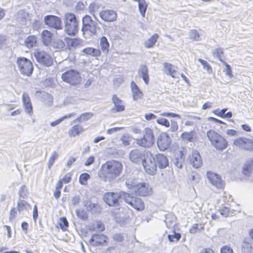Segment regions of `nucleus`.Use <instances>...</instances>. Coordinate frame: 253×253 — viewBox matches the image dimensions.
<instances>
[{"mask_svg": "<svg viewBox=\"0 0 253 253\" xmlns=\"http://www.w3.org/2000/svg\"><path fill=\"white\" fill-rule=\"evenodd\" d=\"M165 222L168 228L175 225V217L171 214H167L165 216Z\"/></svg>", "mask_w": 253, "mask_h": 253, "instance_id": "c9c22d12", "label": "nucleus"}, {"mask_svg": "<svg viewBox=\"0 0 253 253\" xmlns=\"http://www.w3.org/2000/svg\"><path fill=\"white\" fill-rule=\"evenodd\" d=\"M22 102L26 113L31 116L33 113V107L30 97L27 93L24 92L22 95Z\"/></svg>", "mask_w": 253, "mask_h": 253, "instance_id": "412c9836", "label": "nucleus"}, {"mask_svg": "<svg viewBox=\"0 0 253 253\" xmlns=\"http://www.w3.org/2000/svg\"><path fill=\"white\" fill-rule=\"evenodd\" d=\"M198 61L203 65V68L206 70L208 72L211 73L212 72V68L210 65L205 60L202 59H198Z\"/></svg>", "mask_w": 253, "mask_h": 253, "instance_id": "603ef678", "label": "nucleus"}, {"mask_svg": "<svg viewBox=\"0 0 253 253\" xmlns=\"http://www.w3.org/2000/svg\"><path fill=\"white\" fill-rule=\"evenodd\" d=\"M126 192H107L104 195L103 199L106 203L109 206L118 207L119 206V201L123 198L124 194Z\"/></svg>", "mask_w": 253, "mask_h": 253, "instance_id": "1a4fd4ad", "label": "nucleus"}, {"mask_svg": "<svg viewBox=\"0 0 253 253\" xmlns=\"http://www.w3.org/2000/svg\"><path fill=\"white\" fill-rule=\"evenodd\" d=\"M53 46L57 49H63L65 46V43L63 41L58 39L54 42Z\"/></svg>", "mask_w": 253, "mask_h": 253, "instance_id": "4d7b16f0", "label": "nucleus"}, {"mask_svg": "<svg viewBox=\"0 0 253 253\" xmlns=\"http://www.w3.org/2000/svg\"><path fill=\"white\" fill-rule=\"evenodd\" d=\"M37 38L33 35L28 36L25 41V45L28 48H31L36 45Z\"/></svg>", "mask_w": 253, "mask_h": 253, "instance_id": "2f4dec72", "label": "nucleus"}, {"mask_svg": "<svg viewBox=\"0 0 253 253\" xmlns=\"http://www.w3.org/2000/svg\"><path fill=\"white\" fill-rule=\"evenodd\" d=\"M60 180L65 183H68L70 182L71 180V174L70 173H68L64 176L63 179Z\"/></svg>", "mask_w": 253, "mask_h": 253, "instance_id": "0e129e2a", "label": "nucleus"}, {"mask_svg": "<svg viewBox=\"0 0 253 253\" xmlns=\"http://www.w3.org/2000/svg\"><path fill=\"white\" fill-rule=\"evenodd\" d=\"M95 228L100 231H103L105 229L104 224L101 222L99 221L97 222Z\"/></svg>", "mask_w": 253, "mask_h": 253, "instance_id": "774afa93", "label": "nucleus"}, {"mask_svg": "<svg viewBox=\"0 0 253 253\" xmlns=\"http://www.w3.org/2000/svg\"><path fill=\"white\" fill-rule=\"evenodd\" d=\"M181 238V234L179 233H176L175 231L173 232V234L169 235L168 238L170 242H177Z\"/></svg>", "mask_w": 253, "mask_h": 253, "instance_id": "79ce46f5", "label": "nucleus"}, {"mask_svg": "<svg viewBox=\"0 0 253 253\" xmlns=\"http://www.w3.org/2000/svg\"><path fill=\"white\" fill-rule=\"evenodd\" d=\"M189 177V180L193 184H196L198 183L200 179L199 175L195 172H192L190 173Z\"/></svg>", "mask_w": 253, "mask_h": 253, "instance_id": "37998d69", "label": "nucleus"}, {"mask_svg": "<svg viewBox=\"0 0 253 253\" xmlns=\"http://www.w3.org/2000/svg\"><path fill=\"white\" fill-rule=\"evenodd\" d=\"M76 214L81 219L85 220L87 219L88 214L87 212L83 210H77L76 211Z\"/></svg>", "mask_w": 253, "mask_h": 253, "instance_id": "49530a36", "label": "nucleus"}, {"mask_svg": "<svg viewBox=\"0 0 253 253\" xmlns=\"http://www.w3.org/2000/svg\"><path fill=\"white\" fill-rule=\"evenodd\" d=\"M158 38V35L154 34L145 42L144 46L148 48L152 47L156 42Z\"/></svg>", "mask_w": 253, "mask_h": 253, "instance_id": "c756f323", "label": "nucleus"}, {"mask_svg": "<svg viewBox=\"0 0 253 253\" xmlns=\"http://www.w3.org/2000/svg\"><path fill=\"white\" fill-rule=\"evenodd\" d=\"M219 211L221 215L224 216H227L229 212V210L228 208L224 207V208L219 210Z\"/></svg>", "mask_w": 253, "mask_h": 253, "instance_id": "69168bd1", "label": "nucleus"}, {"mask_svg": "<svg viewBox=\"0 0 253 253\" xmlns=\"http://www.w3.org/2000/svg\"><path fill=\"white\" fill-rule=\"evenodd\" d=\"M207 178L211 184L218 188H221L223 186V182L220 175L216 173L209 171L207 173Z\"/></svg>", "mask_w": 253, "mask_h": 253, "instance_id": "dca6fc26", "label": "nucleus"}, {"mask_svg": "<svg viewBox=\"0 0 253 253\" xmlns=\"http://www.w3.org/2000/svg\"><path fill=\"white\" fill-rule=\"evenodd\" d=\"M131 89L132 92L133 99L134 100L137 101L142 98L143 93L133 81L131 83Z\"/></svg>", "mask_w": 253, "mask_h": 253, "instance_id": "393cba45", "label": "nucleus"}, {"mask_svg": "<svg viewBox=\"0 0 253 253\" xmlns=\"http://www.w3.org/2000/svg\"><path fill=\"white\" fill-rule=\"evenodd\" d=\"M189 36L194 41H200V36L196 30H191L189 32Z\"/></svg>", "mask_w": 253, "mask_h": 253, "instance_id": "58836bf2", "label": "nucleus"}, {"mask_svg": "<svg viewBox=\"0 0 253 253\" xmlns=\"http://www.w3.org/2000/svg\"><path fill=\"white\" fill-rule=\"evenodd\" d=\"M251 170H252L251 165V164L248 163V164H246L244 166V167L243 168V172L244 173V174L245 175H249V174L251 173Z\"/></svg>", "mask_w": 253, "mask_h": 253, "instance_id": "bf43d9fd", "label": "nucleus"}, {"mask_svg": "<svg viewBox=\"0 0 253 253\" xmlns=\"http://www.w3.org/2000/svg\"><path fill=\"white\" fill-rule=\"evenodd\" d=\"M62 79L63 81L76 85L79 84L82 81V78L79 72L75 70H69L62 74Z\"/></svg>", "mask_w": 253, "mask_h": 253, "instance_id": "6e6552de", "label": "nucleus"}, {"mask_svg": "<svg viewBox=\"0 0 253 253\" xmlns=\"http://www.w3.org/2000/svg\"><path fill=\"white\" fill-rule=\"evenodd\" d=\"M113 239L115 242L121 243L124 240V236L122 234L116 233L113 235Z\"/></svg>", "mask_w": 253, "mask_h": 253, "instance_id": "6e6d98bb", "label": "nucleus"}, {"mask_svg": "<svg viewBox=\"0 0 253 253\" xmlns=\"http://www.w3.org/2000/svg\"><path fill=\"white\" fill-rule=\"evenodd\" d=\"M16 63L20 72L25 76H30L33 71V65L32 62L28 59L20 57L16 59Z\"/></svg>", "mask_w": 253, "mask_h": 253, "instance_id": "0eeeda50", "label": "nucleus"}, {"mask_svg": "<svg viewBox=\"0 0 253 253\" xmlns=\"http://www.w3.org/2000/svg\"><path fill=\"white\" fill-rule=\"evenodd\" d=\"M98 21L95 18L93 20L92 18L85 15L82 18V31L83 35L85 39H89L92 36L96 35L97 30L100 28L98 26Z\"/></svg>", "mask_w": 253, "mask_h": 253, "instance_id": "f03ea898", "label": "nucleus"}, {"mask_svg": "<svg viewBox=\"0 0 253 253\" xmlns=\"http://www.w3.org/2000/svg\"><path fill=\"white\" fill-rule=\"evenodd\" d=\"M34 56L39 63L45 66H50L53 63L51 56L44 51L36 50L34 52Z\"/></svg>", "mask_w": 253, "mask_h": 253, "instance_id": "9d476101", "label": "nucleus"}, {"mask_svg": "<svg viewBox=\"0 0 253 253\" xmlns=\"http://www.w3.org/2000/svg\"><path fill=\"white\" fill-rule=\"evenodd\" d=\"M90 178V175L87 173H82L79 177V181L82 185H85L87 183V180Z\"/></svg>", "mask_w": 253, "mask_h": 253, "instance_id": "de8ad7c7", "label": "nucleus"}, {"mask_svg": "<svg viewBox=\"0 0 253 253\" xmlns=\"http://www.w3.org/2000/svg\"><path fill=\"white\" fill-rule=\"evenodd\" d=\"M83 52L87 55H92L94 57H98L100 55L101 52L98 49L92 47H87L83 50Z\"/></svg>", "mask_w": 253, "mask_h": 253, "instance_id": "cd10ccee", "label": "nucleus"}, {"mask_svg": "<svg viewBox=\"0 0 253 253\" xmlns=\"http://www.w3.org/2000/svg\"><path fill=\"white\" fill-rule=\"evenodd\" d=\"M193 133L192 132H184L181 134V138L184 141L189 142L192 141L193 139Z\"/></svg>", "mask_w": 253, "mask_h": 253, "instance_id": "a18cd8bd", "label": "nucleus"}, {"mask_svg": "<svg viewBox=\"0 0 253 253\" xmlns=\"http://www.w3.org/2000/svg\"><path fill=\"white\" fill-rule=\"evenodd\" d=\"M155 158L160 169H165L169 166V160L164 154H158Z\"/></svg>", "mask_w": 253, "mask_h": 253, "instance_id": "5701e85b", "label": "nucleus"}, {"mask_svg": "<svg viewBox=\"0 0 253 253\" xmlns=\"http://www.w3.org/2000/svg\"><path fill=\"white\" fill-rule=\"evenodd\" d=\"M93 116V113L91 112H87L83 113L81 116L73 121V123L83 122L89 120Z\"/></svg>", "mask_w": 253, "mask_h": 253, "instance_id": "7c9ffc66", "label": "nucleus"}, {"mask_svg": "<svg viewBox=\"0 0 253 253\" xmlns=\"http://www.w3.org/2000/svg\"><path fill=\"white\" fill-rule=\"evenodd\" d=\"M83 131V127L80 125H75L69 130V134L73 136H76Z\"/></svg>", "mask_w": 253, "mask_h": 253, "instance_id": "473e14b6", "label": "nucleus"}, {"mask_svg": "<svg viewBox=\"0 0 253 253\" xmlns=\"http://www.w3.org/2000/svg\"><path fill=\"white\" fill-rule=\"evenodd\" d=\"M155 143L153 130L150 128H145L143 131V136L136 139V143L142 147H151Z\"/></svg>", "mask_w": 253, "mask_h": 253, "instance_id": "20e7f679", "label": "nucleus"}, {"mask_svg": "<svg viewBox=\"0 0 253 253\" xmlns=\"http://www.w3.org/2000/svg\"><path fill=\"white\" fill-rule=\"evenodd\" d=\"M63 20L65 32L69 35L75 36L79 30V22L76 16L72 13H65Z\"/></svg>", "mask_w": 253, "mask_h": 253, "instance_id": "7ed1b4c3", "label": "nucleus"}, {"mask_svg": "<svg viewBox=\"0 0 253 253\" xmlns=\"http://www.w3.org/2000/svg\"><path fill=\"white\" fill-rule=\"evenodd\" d=\"M95 157L93 156L88 157L85 161L84 165L85 166H89L94 162Z\"/></svg>", "mask_w": 253, "mask_h": 253, "instance_id": "e2e57ef3", "label": "nucleus"}, {"mask_svg": "<svg viewBox=\"0 0 253 253\" xmlns=\"http://www.w3.org/2000/svg\"><path fill=\"white\" fill-rule=\"evenodd\" d=\"M156 122L158 124L161 125L162 126H164L166 127L169 126V121L165 118H159L157 119Z\"/></svg>", "mask_w": 253, "mask_h": 253, "instance_id": "13d9d810", "label": "nucleus"}, {"mask_svg": "<svg viewBox=\"0 0 253 253\" xmlns=\"http://www.w3.org/2000/svg\"><path fill=\"white\" fill-rule=\"evenodd\" d=\"M121 140L124 145L128 146L130 144V142L132 140V137L129 134L125 133L122 136Z\"/></svg>", "mask_w": 253, "mask_h": 253, "instance_id": "ea45409f", "label": "nucleus"}, {"mask_svg": "<svg viewBox=\"0 0 253 253\" xmlns=\"http://www.w3.org/2000/svg\"><path fill=\"white\" fill-rule=\"evenodd\" d=\"M145 157V152H144L137 149L131 150L129 155L130 160L136 164L142 163Z\"/></svg>", "mask_w": 253, "mask_h": 253, "instance_id": "2eb2a0df", "label": "nucleus"}, {"mask_svg": "<svg viewBox=\"0 0 253 253\" xmlns=\"http://www.w3.org/2000/svg\"><path fill=\"white\" fill-rule=\"evenodd\" d=\"M143 167L148 174L154 175L157 171V165L155 158L150 151H145V157L142 161Z\"/></svg>", "mask_w": 253, "mask_h": 253, "instance_id": "423d86ee", "label": "nucleus"}, {"mask_svg": "<svg viewBox=\"0 0 253 253\" xmlns=\"http://www.w3.org/2000/svg\"><path fill=\"white\" fill-rule=\"evenodd\" d=\"M59 225L63 231H65L69 226L68 222L65 217H62L60 218Z\"/></svg>", "mask_w": 253, "mask_h": 253, "instance_id": "c03bdc74", "label": "nucleus"}, {"mask_svg": "<svg viewBox=\"0 0 253 253\" xmlns=\"http://www.w3.org/2000/svg\"><path fill=\"white\" fill-rule=\"evenodd\" d=\"M132 190L135 194L141 196H146L150 192L149 189L144 183L132 186Z\"/></svg>", "mask_w": 253, "mask_h": 253, "instance_id": "a211bd4d", "label": "nucleus"}, {"mask_svg": "<svg viewBox=\"0 0 253 253\" xmlns=\"http://www.w3.org/2000/svg\"><path fill=\"white\" fill-rule=\"evenodd\" d=\"M107 237L101 234H94L88 241L90 245L92 246H99L103 245L106 242Z\"/></svg>", "mask_w": 253, "mask_h": 253, "instance_id": "f3484780", "label": "nucleus"}, {"mask_svg": "<svg viewBox=\"0 0 253 253\" xmlns=\"http://www.w3.org/2000/svg\"><path fill=\"white\" fill-rule=\"evenodd\" d=\"M184 158L182 157V153H180L177 157H175L173 160L174 165L178 169H181L183 167Z\"/></svg>", "mask_w": 253, "mask_h": 253, "instance_id": "f704fd0d", "label": "nucleus"}, {"mask_svg": "<svg viewBox=\"0 0 253 253\" xmlns=\"http://www.w3.org/2000/svg\"><path fill=\"white\" fill-rule=\"evenodd\" d=\"M124 200L131 207L138 211H142L144 209V205L141 199L131 196L126 193L124 194Z\"/></svg>", "mask_w": 253, "mask_h": 253, "instance_id": "9b49d317", "label": "nucleus"}, {"mask_svg": "<svg viewBox=\"0 0 253 253\" xmlns=\"http://www.w3.org/2000/svg\"><path fill=\"white\" fill-rule=\"evenodd\" d=\"M26 13L22 11H19L17 14V20L21 24H25L26 22Z\"/></svg>", "mask_w": 253, "mask_h": 253, "instance_id": "8fccbe9b", "label": "nucleus"}, {"mask_svg": "<svg viewBox=\"0 0 253 253\" xmlns=\"http://www.w3.org/2000/svg\"><path fill=\"white\" fill-rule=\"evenodd\" d=\"M207 135L211 143L216 149L222 150L226 148V140L215 131L210 130L207 132Z\"/></svg>", "mask_w": 253, "mask_h": 253, "instance_id": "39448f33", "label": "nucleus"}, {"mask_svg": "<svg viewBox=\"0 0 253 253\" xmlns=\"http://www.w3.org/2000/svg\"><path fill=\"white\" fill-rule=\"evenodd\" d=\"M100 45L102 51L105 53H107L109 47V43L105 37L103 36L101 38Z\"/></svg>", "mask_w": 253, "mask_h": 253, "instance_id": "72a5a7b5", "label": "nucleus"}, {"mask_svg": "<svg viewBox=\"0 0 253 253\" xmlns=\"http://www.w3.org/2000/svg\"><path fill=\"white\" fill-rule=\"evenodd\" d=\"M190 163L195 168H200L202 164L201 156L197 151H194L189 156Z\"/></svg>", "mask_w": 253, "mask_h": 253, "instance_id": "4be33fe9", "label": "nucleus"}, {"mask_svg": "<svg viewBox=\"0 0 253 253\" xmlns=\"http://www.w3.org/2000/svg\"><path fill=\"white\" fill-rule=\"evenodd\" d=\"M30 205L25 200H20L17 204L18 210L19 212L27 210L30 208Z\"/></svg>", "mask_w": 253, "mask_h": 253, "instance_id": "e433bc0d", "label": "nucleus"}, {"mask_svg": "<svg viewBox=\"0 0 253 253\" xmlns=\"http://www.w3.org/2000/svg\"><path fill=\"white\" fill-rule=\"evenodd\" d=\"M100 17L105 21H113L117 18V13L112 10H102L99 12Z\"/></svg>", "mask_w": 253, "mask_h": 253, "instance_id": "aec40b11", "label": "nucleus"}, {"mask_svg": "<svg viewBox=\"0 0 253 253\" xmlns=\"http://www.w3.org/2000/svg\"><path fill=\"white\" fill-rule=\"evenodd\" d=\"M80 202V198L79 196H76L72 198L71 203L74 206L78 205Z\"/></svg>", "mask_w": 253, "mask_h": 253, "instance_id": "338daca9", "label": "nucleus"}, {"mask_svg": "<svg viewBox=\"0 0 253 253\" xmlns=\"http://www.w3.org/2000/svg\"><path fill=\"white\" fill-rule=\"evenodd\" d=\"M80 40L78 39H70L67 38L66 42L69 46L75 47L78 46L80 44Z\"/></svg>", "mask_w": 253, "mask_h": 253, "instance_id": "a19ab883", "label": "nucleus"}, {"mask_svg": "<svg viewBox=\"0 0 253 253\" xmlns=\"http://www.w3.org/2000/svg\"><path fill=\"white\" fill-rule=\"evenodd\" d=\"M164 72L167 75L171 76L172 78H176L177 72L172 68V65L168 63H164Z\"/></svg>", "mask_w": 253, "mask_h": 253, "instance_id": "bb28decb", "label": "nucleus"}, {"mask_svg": "<svg viewBox=\"0 0 253 253\" xmlns=\"http://www.w3.org/2000/svg\"><path fill=\"white\" fill-rule=\"evenodd\" d=\"M253 246L252 243L247 240H245L242 244L243 253H252Z\"/></svg>", "mask_w": 253, "mask_h": 253, "instance_id": "c85d7f7f", "label": "nucleus"}, {"mask_svg": "<svg viewBox=\"0 0 253 253\" xmlns=\"http://www.w3.org/2000/svg\"><path fill=\"white\" fill-rule=\"evenodd\" d=\"M138 74L142 78L145 84H148L149 82L148 68L145 65H141L138 69Z\"/></svg>", "mask_w": 253, "mask_h": 253, "instance_id": "b1692460", "label": "nucleus"}, {"mask_svg": "<svg viewBox=\"0 0 253 253\" xmlns=\"http://www.w3.org/2000/svg\"><path fill=\"white\" fill-rule=\"evenodd\" d=\"M28 191L25 185H22L19 191V195L21 197L25 198L28 195Z\"/></svg>", "mask_w": 253, "mask_h": 253, "instance_id": "864d4df0", "label": "nucleus"}, {"mask_svg": "<svg viewBox=\"0 0 253 253\" xmlns=\"http://www.w3.org/2000/svg\"><path fill=\"white\" fill-rule=\"evenodd\" d=\"M58 157V154L56 151H54L50 157L48 162V167L50 169L54 163V161Z\"/></svg>", "mask_w": 253, "mask_h": 253, "instance_id": "3c124183", "label": "nucleus"}, {"mask_svg": "<svg viewBox=\"0 0 253 253\" xmlns=\"http://www.w3.org/2000/svg\"><path fill=\"white\" fill-rule=\"evenodd\" d=\"M44 23L50 27L56 29H62V21L60 18L54 15H46L44 18Z\"/></svg>", "mask_w": 253, "mask_h": 253, "instance_id": "f8f14e48", "label": "nucleus"}, {"mask_svg": "<svg viewBox=\"0 0 253 253\" xmlns=\"http://www.w3.org/2000/svg\"><path fill=\"white\" fill-rule=\"evenodd\" d=\"M234 144L246 150L253 149V141L245 137H239L235 139Z\"/></svg>", "mask_w": 253, "mask_h": 253, "instance_id": "4468645a", "label": "nucleus"}, {"mask_svg": "<svg viewBox=\"0 0 253 253\" xmlns=\"http://www.w3.org/2000/svg\"><path fill=\"white\" fill-rule=\"evenodd\" d=\"M101 169L104 177L111 181L122 173L123 165L117 161H108L101 166Z\"/></svg>", "mask_w": 253, "mask_h": 253, "instance_id": "f257e3e1", "label": "nucleus"}, {"mask_svg": "<svg viewBox=\"0 0 253 253\" xmlns=\"http://www.w3.org/2000/svg\"><path fill=\"white\" fill-rule=\"evenodd\" d=\"M84 206L86 208L87 211H91L95 208L96 204L92 203L91 201L87 199L83 202Z\"/></svg>", "mask_w": 253, "mask_h": 253, "instance_id": "09e8293b", "label": "nucleus"}, {"mask_svg": "<svg viewBox=\"0 0 253 253\" xmlns=\"http://www.w3.org/2000/svg\"><path fill=\"white\" fill-rule=\"evenodd\" d=\"M223 54V48L219 47L214 49L212 51V55L214 57L217 58L220 61H224L221 58V55Z\"/></svg>", "mask_w": 253, "mask_h": 253, "instance_id": "4c0bfd02", "label": "nucleus"}, {"mask_svg": "<svg viewBox=\"0 0 253 253\" xmlns=\"http://www.w3.org/2000/svg\"><path fill=\"white\" fill-rule=\"evenodd\" d=\"M178 126L176 122L171 120V126L169 128V131L174 132L178 129Z\"/></svg>", "mask_w": 253, "mask_h": 253, "instance_id": "052dcab7", "label": "nucleus"}, {"mask_svg": "<svg viewBox=\"0 0 253 253\" xmlns=\"http://www.w3.org/2000/svg\"><path fill=\"white\" fill-rule=\"evenodd\" d=\"M222 63L225 66V69L224 70V72L225 73L226 75L228 76L229 78H232L233 75L232 74L230 66L224 61H222Z\"/></svg>", "mask_w": 253, "mask_h": 253, "instance_id": "5fc2aeb1", "label": "nucleus"}, {"mask_svg": "<svg viewBox=\"0 0 253 253\" xmlns=\"http://www.w3.org/2000/svg\"><path fill=\"white\" fill-rule=\"evenodd\" d=\"M41 35L43 44L48 45L51 42L52 34L47 30H44L42 32Z\"/></svg>", "mask_w": 253, "mask_h": 253, "instance_id": "a878e982", "label": "nucleus"}, {"mask_svg": "<svg viewBox=\"0 0 253 253\" xmlns=\"http://www.w3.org/2000/svg\"><path fill=\"white\" fill-rule=\"evenodd\" d=\"M220 253H233V252L230 247L224 246L221 248Z\"/></svg>", "mask_w": 253, "mask_h": 253, "instance_id": "680f3d73", "label": "nucleus"}, {"mask_svg": "<svg viewBox=\"0 0 253 253\" xmlns=\"http://www.w3.org/2000/svg\"><path fill=\"white\" fill-rule=\"evenodd\" d=\"M170 143V137L166 133L159 135L157 138V146L161 151L166 150L169 146Z\"/></svg>", "mask_w": 253, "mask_h": 253, "instance_id": "ddd939ff", "label": "nucleus"}, {"mask_svg": "<svg viewBox=\"0 0 253 253\" xmlns=\"http://www.w3.org/2000/svg\"><path fill=\"white\" fill-rule=\"evenodd\" d=\"M112 100L114 106L111 109L112 112L115 113L123 112L125 110V105L124 102L119 98L116 94L113 95Z\"/></svg>", "mask_w": 253, "mask_h": 253, "instance_id": "6ab92c4d", "label": "nucleus"}]
</instances>
